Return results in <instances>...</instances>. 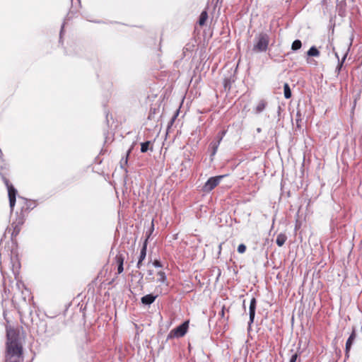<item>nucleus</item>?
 I'll use <instances>...</instances> for the list:
<instances>
[{
  "mask_svg": "<svg viewBox=\"0 0 362 362\" xmlns=\"http://www.w3.org/2000/svg\"><path fill=\"white\" fill-rule=\"evenodd\" d=\"M6 362H22L23 346L18 329H6Z\"/></svg>",
  "mask_w": 362,
  "mask_h": 362,
  "instance_id": "1",
  "label": "nucleus"
},
{
  "mask_svg": "<svg viewBox=\"0 0 362 362\" xmlns=\"http://www.w3.org/2000/svg\"><path fill=\"white\" fill-rule=\"evenodd\" d=\"M269 43V36L266 33H260L255 36L252 50L255 52H266Z\"/></svg>",
  "mask_w": 362,
  "mask_h": 362,
  "instance_id": "2",
  "label": "nucleus"
},
{
  "mask_svg": "<svg viewBox=\"0 0 362 362\" xmlns=\"http://www.w3.org/2000/svg\"><path fill=\"white\" fill-rule=\"evenodd\" d=\"M189 327V321H185L176 328L172 329L168 335V339L171 338H179L183 337L188 329Z\"/></svg>",
  "mask_w": 362,
  "mask_h": 362,
  "instance_id": "3",
  "label": "nucleus"
},
{
  "mask_svg": "<svg viewBox=\"0 0 362 362\" xmlns=\"http://www.w3.org/2000/svg\"><path fill=\"white\" fill-rule=\"evenodd\" d=\"M224 175L216 176L210 177L204 184L202 190L204 192H209L214 189L221 181Z\"/></svg>",
  "mask_w": 362,
  "mask_h": 362,
  "instance_id": "4",
  "label": "nucleus"
},
{
  "mask_svg": "<svg viewBox=\"0 0 362 362\" xmlns=\"http://www.w3.org/2000/svg\"><path fill=\"white\" fill-rule=\"evenodd\" d=\"M4 180L8 189L10 207L11 210H13L16 204V196L17 191L13 187V186L9 183L8 180L6 178H4Z\"/></svg>",
  "mask_w": 362,
  "mask_h": 362,
  "instance_id": "5",
  "label": "nucleus"
},
{
  "mask_svg": "<svg viewBox=\"0 0 362 362\" xmlns=\"http://www.w3.org/2000/svg\"><path fill=\"white\" fill-rule=\"evenodd\" d=\"M356 338V329H355V327H353L352 332L346 342L345 356L347 358H349V351L351 350V346L354 344Z\"/></svg>",
  "mask_w": 362,
  "mask_h": 362,
  "instance_id": "6",
  "label": "nucleus"
},
{
  "mask_svg": "<svg viewBox=\"0 0 362 362\" xmlns=\"http://www.w3.org/2000/svg\"><path fill=\"white\" fill-rule=\"evenodd\" d=\"M226 132L225 130H223V131H221L220 132H218V134L216 136L217 141H214L211 144V148L213 149L212 155L216 154L217 149L218 148V146H219L221 141H222L223 136H225Z\"/></svg>",
  "mask_w": 362,
  "mask_h": 362,
  "instance_id": "7",
  "label": "nucleus"
},
{
  "mask_svg": "<svg viewBox=\"0 0 362 362\" xmlns=\"http://www.w3.org/2000/svg\"><path fill=\"white\" fill-rule=\"evenodd\" d=\"M147 249V240H145L144 245L141 250L139 261L136 264L137 268H141L142 261L146 258Z\"/></svg>",
  "mask_w": 362,
  "mask_h": 362,
  "instance_id": "8",
  "label": "nucleus"
},
{
  "mask_svg": "<svg viewBox=\"0 0 362 362\" xmlns=\"http://www.w3.org/2000/svg\"><path fill=\"white\" fill-rule=\"evenodd\" d=\"M157 295L153 294H148L144 296H143L141 299V303L144 305H151L152 303L154 302L156 298H157Z\"/></svg>",
  "mask_w": 362,
  "mask_h": 362,
  "instance_id": "9",
  "label": "nucleus"
},
{
  "mask_svg": "<svg viewBox=\"0 0 362 362\" xmlns=\"http://www.w3.org/2000/svg\"><path fill=\"white\" fill-rule=\"evenodd\" d=\"M286 240H287L286 235L284 233H280L276 237V243L278 246L281 247L284 245V244L285 243Z\"/></svg>",
  "mask_w": 362,
  "mask_h": 362,
  "instance_id": "10",
  "label": "nucleus"
},
{
  "mask_svg": "<svg viewBox=\"0 0 362 362\" xmlns=\"http://www.w3.org/2000/svg\"><path fill=\"white\" fill-rule=\"evenodd\" d=\"M255 308H256V300L255 298H252L250 300V310H249L250 317H255Z\"/></svg>",
  "mask_w": 362,
  "mask_h": 362,
  "instance_id": "11",
  "label": "nucleus"
},
{
  "mask_svg": "<svg viewBox=\"0 0 362 362\" xmlns=\"http://www.w3.org/2000/svg\"><path fill=\"white\" fill-rule=\"evenodd\" d=\"M267 102L264 100H260L255 107V112L259 114L262 112L266 107Z\"/></svg>",
  "mask_w": 362,
  "mask_h": 362,
  "instance_id": "12",
  "label": "nucleus"
},
{
  "mask_svg": "<svg viewBox=\"0 0 362 362\" xmlns=\"http://www.w3.org/2000/svg\"><path fill=\"white\" fill-rule=\"evenodd\" d=\"M208 18V14L206 11H204L201 13V15L199 16V25L202 26L205 24L206 20Z\"/></svg>",
  "mask_w": 362,
  "mask_h": 362,
  "instance_id": "13",
  "label": "nucleus"
},
{
  "mask_svg": "<svg viewBox=\"0 0 362 362\" xmlns=\"http://www.w3.org/2000/svg\"><path fill=\"white\" fill-rule=\"evenodd\" d=\"M307 54L310 57H318L320 55V52L315 46H313L309 49Z\"/></svg>",
  "mask_w": 362,
  "mask_h": 362,
  "instance_id": "14",
  "label": "nucleus"
},
{
  "mask_svg": "<svg viewBox=\"0 0 362 362\" xmlns=\"http://www.w3.org/2000/svg\"><path fill=\"white\" fill-rule=\"evenodd\" d=\"M284 97L288 99L291 97V91L288 83H285L284 86Z\"/></svg>",
  "mask_w": 362,
  "mask_h": 362,
  "instance_id": "15",
  "label": "nucleus"
},
{
  "mask_svg": "<svg viewBox=\"0 0 362 362\" xmlns=\"http://www.w3.org/2000/svg\"><path fill=\"white\" fill-rule=\"evenodd\" d=\"M302 47V43H301V41L299 40H296L293 41V42L292 43V45H291V49L293 51H296L299 49H300Z\"/></svg>",
  "mask_w": 362,
  "mask_h": 362,
  "instance_id": "16",
  "label": "nucleus"
},
{
  "mask_svg": "<svg viewBox=\"0 0 362 362\" xmlns=\"http://www.w3.org/2000/svg\"><path fill=\"white\" fill-rule=\"evenodd\" d=\"M166 281V276L163 272H158V281L165 283Z\"/></svg>",
  "mask_w": 362,
  "mask_h": 362,
  "instance_id": "17",
  "label": "nucleus"
},
{
  "mask_svg": "<svg viewBox=\"0 0 362 362\" xmlns=\"http://www.w3.org/2000/svg\"><path fill=\"white\" fill-rule=\"evenodd\" d=\"M150 144L151 142L149 141L142 143L141 146V151L142 153L146 152L148 150Z\"/></svg>",
  "mask_w": 362,
  "mask_h": 362,
  "instance_id": "18",
  "label": "nucleus"
},
{
  "mask_svg": "<svg viewBox=\"0 0 362 362\" xmlns=\"http://www.w3.org/2000/svg\"><path fill=\"white\" fill-rule=\"evenodd\" d=\"M116 262L118 265H120V264L123 265L124 257H122V255H119L116 256Z\"/></svg>",
  "mask_w": 362,
  "mask_h": 362,
  "instance_id": "19",
  "label": "nucleus"
},
{
  "mask_svg": "<svg viewBox=\"0 0 362 362\" xmlns=\"http://www.w3.org/2000/svg\"><path fill=\"white\" fill-rule=\"evenodd\" d=\"M246 250V246L244 244H240L238 247V252L240 254H243Z\"/></svg>",
  "mask_w": 362,
  "mask_h": 362,
  "instance_id": "20",
  "label": "nucleus"
},
{
  "mask_svg": "<svg viewBox=\"0 0 362 362\" xmlns=\"http://www.w3.org/2000/svg\"><path fill=\"white\" fill-rule=\"evenodd\" d=\"M179 114V110H176V112L175 113V115H173V117L171 118L170 119V125H172L173 124V122H175V120L176 119L177 115Z\"/></svg>",
  "mask_w": 362,
  "mask_h": 362,
  "instance_id": "21",
  "label": "nucleus"
},
{
  "mask_svg": "<svg viewBox=\"0 0 362 362\" xmlns=\"http://www.w3.org/2000/svg\"><path fill=\"white\" fill-rule=\"evenodd\" d=\"M298 358V354H294L291 356L289 362H296Z\"/></svg>",
  "mask_w": 362,
  "mask_h": 362,
  "instance_id": "22",
  "label": "nucleus"
},
{
  "mask_svg": "<svg viewBox=\"0 0 362 362\" xmlns=\"http://www.w3.org/2000/svg\"><path fill=\"white\" fill-rule=\"evenodd\" d=\"M345 59H346V55H344V57H343V59H342L341 62L339 64V65H338V66H337V69L338 70V71H340V69H341V66H342V65H343V63H344V62Z\"/></svg>",
  "mask_w": 362,
  "mask_h": 362,
  "instance_id": "23",
  "label": "nucleus"
},
{
  "mask_svg": "<svg viewBox=\"0 0 362 362\" xmlns=\"http://www.w3.org/2000/svg\"><path fill=\"white\" fill-rule=\"evenodd\" d=\"M153 264L156 267H162V264L158 260H155Z\"/></svg>",
  "mask_w": 362,
  "mask_h": 362,
  "instance_id": "24",
  "label": "nucleus"
},
{
  "mask_svg": "<svg viewBox=\"0 0 362 362\" xmlns=\"http://www.w3.org/2000/svg\"><path fill=\"white\" fill-rule=\"evenodd\" d=\"M124 270V268H123V265H118V267H117V272H118V274H121Z\"/></svg>",
  "mask_w": 362,
  "mask_h": 362,
  "instance_id": "25",
  "label": "nucleus"
},
{
  "mask_svg": "<svg viewBox=\"0 0 362 362\" xmlns=\"http://www.w3.org/2000/svg\"><path fill=\"white\" fill-rule=\"evenodd\" d=\"M255 318H250V320L248 322V329H250L251 328V325L253 322Z\"/></svg>",
  "mask_w": 362,
  "mask_h": 362,
  "instance_id": "26",
  "label": "nucleus"
},
{
  "mask_svg": "<svg viewBox=\"0 0 362 362\" xmlns=\"http://www.w3.org/2000/svg\"><path fill=\"white\" fill-rule=\"evenodd\" d=\"M130 152H131V148H130V149L127 151V157H126V158L124 160V164H127V158H128V156H129V154L130 153Z\"/></svg>",
  "mask_w": 362,
  "mask_h": 362,
  "instance_id": "27",
  "label": "nucleus"
},
{
  "mask_svg": "<svg viewBox=\"0 0 362 362\" xmlns=\"http://www.w3.org/2000/svg\"><path fill=\"white\" fill-rule=\"evenodd\" d=\"M293 323H294V317H292L291 318V324L293 325Z\"/></svg>",
  "mask_w": 362,
  "mask_h": 362,
  "instance_id": "28",
  "label": "nucleus"
},
{
  "mask_svg": "<svg viewBox=\"0 0 362 362\" xmlns=\"http://www.w3.org/2000/svg\"><path fill=\"white\" fill-rule=\"evenodd\" d=\"M63 28H64V27L62 26V30H61V31H60V35H62V30H63Z\"/></svg>",
  "mask_w": 362,
  "mask_h": 362,
  "instance_id": "29",
  "label": "nucleus"
},
{
  "mask_svg": "<svg viewBox=\"0 0 362 362\" xmlns=\"http://www.w3.org/2000/svg\"><path fill=\"white\" fill-rule=\"evenodd\" d=\"M122 160H123V159ZM121 168H123L122 161H121Z\"/></svg>",
  "mask_w": 362,
  "mask_h": 362,
  "instance_id": "30",
  "label": "nucleus"
}]
</instances>
